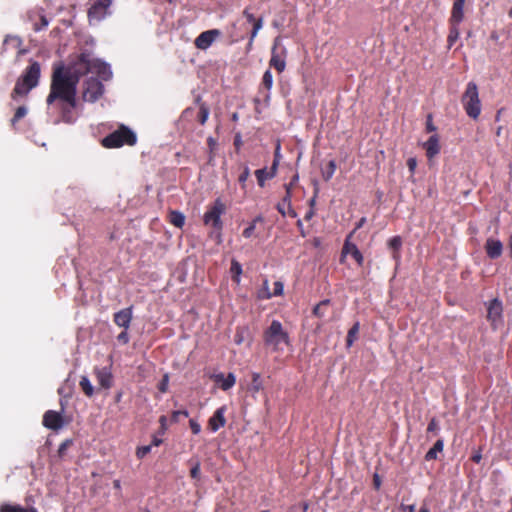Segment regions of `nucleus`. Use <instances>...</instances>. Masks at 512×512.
Returning <instances> with one entry per match:
<instances>
[{
    "label": "nucleus",
    "instance_id": "nucleus-1",
    "mask_svg": "<svg viewBox=\"0 0 512 512\" xmlns=\"http://www.w3.org/2000/svg\"><path fill=\"white\" fill-rule=\"evenodd\" d=\"M86 73L96 74L102 80H108L112 76L110 66L99 59L93 58L89 53L81 54L67 69L58 67L53 72L47 104L51 105L57 99L64 102L69 108L63 107V120L65 122H72L69 110L76 107L77 84L80 76Z\"/></svg>",
    "mask_w": 512,
    "mask_h": 512
},
{
    "label": "nucleus",
    "instance_id": "nucleus-2",
    "mask_svg": "<svg viewBox=\"0 0 512 512\" xmlns=\"http://www.w3.org/2000/svg\"><path fill=\"white\" fill-rule=\"evenodd\" d=\"M40 64L38 62H32L23 75L18 79L12 97L16 99L17 97H25L33 88L38 85L40 78Z\"/></svg>",
    "mask_w": 512,
    "mask_h": 512
},
{
    "label": "nucleus",
    "instance_id": "nucleus-3",
    "mask_svg": "<svg viewBox=\"0 0 512 512\" xmlns=\"http://www.w3.org/2000/svg\"><path fill=\"white\" fill-rule=\"evenodd\" d=\"M462 104L467 115L477 119L481 113V102L477 85L474 82L467 84L466 90L462 96Z\"/></svg>",
    "mask_w": 512,
    "mask_h": 512
},
{
    "label": "nucleus",
    "instance_id": "nucleus-4",
    "mask_svg": "<svg viewBox=\"0 0 512 512\" xmlns=\"http://www.w3.org/2000/svg\"><path fill=\"white\" fill-rule=\"evenodd\" d=\"M265 343L275 350L283 349L288 345V335L283 330L282 324L274 320L265 332Z\"/></svg>",
    "mask_w": 512,
    "mask_h": 512
},
{
    "label": "nucleus",
    "instance_id": "nucleus-5",
    "mask_svg": "<svg viewBox=\"0 0 512 512\" xmlns=\"http://www.w3.org/2000/svg\"><path fill=\"white\" fill-rule=\"evenodd\" d=\"M136 142V135L127 127L122 126L117 131H114L102 141V144L107 148H118L124 144L133 145Z\"/></svg>",
    "mask_w": 512,
    "mask_h": 512
},
{
    "label": "nucleus",
    "instance_id": "nucleus-6",
    "mask_svg": "<svg viewBox=\"0 0 512 512\" xmlns=\"http://www.w3.org/2000/svg\"><path fill=\"white\" fill-rule=\"evenodd\" d=\"M226 206L220 201L216 200L215 203L204 214L205 225L212 226L216 230L222 229L221 215L225 212Z\"/></svg>",
    "mask_w": 512,
    "mask_h": 512
},
{
    "label": "nucleus",
    "instance_id": "nucleus-7",
    "mask_svg": "<svg viewBox=\"0 0 512 512\" xmlns=\"http://www.w3.org/2000/svg\"><path fill=\"white\" fill-rule=\"evenodd\" d=\"M286 54V48L281 44L280 37L275 38L271 51L270 66L274 67L279 73L285 70Z\"/></svg>",
    "mask_w": 512,
    "mask_h": 512
},
{
    "label": "nucleus",
    "instance_id": "nucleus-8",
    "mask_svg": "<svg viewBox=\"0 0 512 512\" xmlns=\"http://www.w3.org/2000/svg\"><path fill=\"white\" fill-rule=\"evenodd\" d=\"M103 94L102 83L94 77L88 78L83 87V100L88 102H95Z\"/></svg>",
    "mask_w": 512,
    "mask_h": 512
},
{
    "label": "nucleus",
    "instance_id": "nucleus-9",
    "mask_svg": "<svg viewBox=\"0 0 512 512\" xmlns=\"http://www.w3.org/2000/svg\"><path fill=\"white\" fill-rule=\"evenodd\" d=\"M92 5L89 9L88 16L90 22H99L109 14V8L112 0H91Z\"/></svg>",
    "mask_w": 512,
    "mask_h": 512
},
{
    "label": "nucleus",
    "instance_id": "nucleus-10",
    "mask_svg": "<svg viewBox=\"0 0 512 512\" xmlns=\"http://www.w3.org/2000/svg\"><path fill=\"white\" fill-rule=\"evenodd\" d=\"M220 35L221 32L218 29L204 31L195 39V46L200 50H206Z\"/></svg>",
    "mask_w": 512,
    "mask_h": 512
},
{
    "label": "nucleus",
    "instance_id": "nucleus-11",
    "mask_svg": "<svg viewBox=\"0 0 512 512\" xmlns=\"http://www.w3.org/2000/svg\"><path fill=\"white\" fill-rule=\"evenodd\" d=\"M43 424L49 429L58 430L63 426L62 415L56 411L49 410L44 414Z\"/></svg>",
    "mask_w": 512,
    "mask_h": 512
},
{
    "label": "nucleus",
    "instance_id": "nucleus-12",
    "mask_svg": "<svg viewBox=\"0 0 512 512\" xmlns=\"http://www.w3.org/2000/svg\"><path fill=\"white\" fill-rule=\"evenodd\" d=\"M225 412H226V407L222 406V407L218 408L214 412L213 416L209 419L208 425H209V428L213 432H216L217 430H219L221 427H223L225 425V423H226Z\"/></svg>",
    "mask_w": 512,
    "mask_h": 512
},
{
    "label": "nucleus",
    "instance_id": "nucleus-13",
    "mask_svg": "<svg viewBox=\"0 0 512 512\" xmlns=\"http://www.w3.org/2000/svg\"><path fill=\"white\" fill-rule=\"evenodd\" d=\"M351 235L352 234H350L345 241V244H344L343 250H342V256L345 257L348 255H351L355 259V261L359 265H361L363 263V256H362L361 252L359 251V249L357 248V246L350 242Z\"/></svg>",
    "mask_w": 512,
    "mask_h": 512
},
{
    "label": "nucleus",
    "instance_id": "nucleus-14",
    "mask_svg": "<svg viewBox=\"0 0 512 512\" xmlns=\"http://www.w3.org/2000/svg\"><path fill=\"white\" fill-rule=\"evenodd\" d=\"M212 379L224 391L229 390L236 383V377L233 373H229L227 376H225L223 373L214 374V375H212Z\"/></svg>",
    "mask_w": 512,
    "mask_h": 512
},
{
    "label": "nucleus",
    "instance_id": "nucleus-15",
    "mask_svg": "<svg viewBox=\"0 0 512 512\" xmlns=\"http://www.w3.org/2000/svg\"><path fill=\"white\" fill-rule=\"evenodd\" d=\"M485 249H486L487 255L490 258L495 259V258H498L501 256L502 251H503V245L499 240L494 239V238H489L486 241Z\"/></svg>",
    "mask_w": 512,
    "mask_h": 512
},
{
    "label": "nucleus",
    "instance_id": "nucleus-16",
    "mask_svg": "<svg viewBox=\"0 0 512 512\" xmlns=\"http://www.w3.org/2000/svg\"><path fill=\"white\" fill-rule=\"evenodd\" d=\"M132 320V308H125L114 315V322L124 329H128Z\"/></svg>",
    "mask_w": 512,
    "mask_h": 512
},
{
    "label": "nucleus",
    "instance_id": "nucleus-17",
    "mask_svg": "<svg viewBox=\"0 0 512 512\" xmlns=\"http://www.w3.org/2000/svg\"><path fill=\"white\" fill-rule=\"evenodd\" d=\"M95 374L97 377L98 384L102 388L108 389L112 386V374L108 368H97L95 370Z\"/></svg>",
    "mask_w": 512,
    "mask_h": 512
},
{
    "label": "nucleus",
    "instance_id": "nucleus-18",
    "mask_svg": "<svg viewBox=\"0 0 512 512\" xmlns=\"http://www.w3.org/2000/svg\"><path fill=\"white\" fill-rule=\"evenodd\" d=\"M502 304L497 299L490 302L488 306V318L493 325H496L501 318Z\"/></svg>",
    "mask_w": 512,
    "mask_h": 512
},
{
    "label": "nucleus",
    "instance_id": "nucleus-19",
    "mask_svg": "<svg viewBox=\"0 0 512 512\" xmlns=\"http://www.w3.org/2000/svg\"><path fill=\"white\" fill-rule=\"evenodd\" d=\"M464 4L465 0H455L452 8L451 24L458 25L464 16Z\"/></svg>",
    "mask_w": 512,
    "mask_h": 512
},
{
    "label": "nucleus",
    "instance_id": "nucleus-20",
    "mask_svg": "<svg viewBox=\"0 0 512 512\" xmlns=\"http://www.w3.org/2000/svg\"><path fill=\"white\" fill-rule=\"evenodd\" d=\"M424 147L426 149V153L428 158H433L440 151L439 138L436 134L429 137V139L425 142Z\"/></svg>",
    "mask_w": 512,
    "mask_h": 512
},
{
    "label": "nucleus",
    "instance_id": "nucleus-21",
    "mask_svg": "<svg viewBox=\"0 0 512 512\" xmlns=\"http://www.w3.org/2000/svg\"><path fill=\"white\" fill-rule=\"evenodd\" d=\"M401 246H402V239H401L400 236H394L393 238H391L388 241V247L392 251V258L396 262H399V260H400V253H399V251L401 249Z\"/></svg>",
    "mask_w": 512,
    "mask_h": 512
},
{
    "label": "nucleus",
    "instance_id": "nucleus-22",
    "mask_svg": "<svg viewBox=\"0 0 512 512\" xmlns=\"http://www.w3.org/2000/svg\"><path fill=\"white\" fill-rule=\"evenodd\" d=\"M444 447L443 440H437L433 447L426 453V460H434L437 458V454L442 452Z\"/></svg>",
    "mask_w": 512,
    "mask_h": 512
},
{
    "label": "nucleus",
    "instance_id": "nucleus-23",
    "mask_svg": "<svg viewBox=\"0 0 512 512\" xmlns=\"http://www.w3.org/2000/svg\"><path fill=\"white\" fill-rule=\"evenodd\" d=\"M258 184L263 187L265 181L274 177V171H268L266 168L259 169L255 172Z\"/></svg>",
    "mask_w": 512,
    "mask_h": 512
},
{
    "label": "nucleus",
    "instance_id": "nucleus-24",
    "mask_svg": "<svg viewBox=\"0 0 512 512\" xmlns=\"http://www.w3.org/2000/svg\"><path fill=\"white\" fill-rule=\"evenodd\" d=\"M230 273L232 275L233 280L236 283H240V275L242 274V267H241V264L234 259L231 262Z\"/></svg>",
    "mask_w": 512,
    "mask_h": 512
},
{
    "label": "nucleus",
    "instance_id": "nucleus-25",
    "mask_svg": "<svg viewBox=\"0 0 512 512\" xmlns=\"http://www.w3.org/2000/svg\"><path fill=\"white\" fill-rule=\"evenodd\" d=\"M170 222L174 226L181 228L185 223V216L181 212L172 211L170 213Z\"/></svg>",
    "mask_w": 512,
    "mask_h": 512
},
{
    "label": "nucleus",
    "instance_id": "nucleus-26",
    "mask_svg": "<svg viewBox=\"0 0 512 512\" xmlns=\"http://www.w3.org/2000/svg\"><path fill=\"white\" fill-rule=\"evenodd\" d=\"M79 385L87 396L91 397L93 395L94 387L92 386L88 377L83 376L80 380Z\"/></svg>",
    "mask_w": 512,
    "mask_h": 512
},
{
    "label": "nucleus",
    "instance_id": "nucleus-27",
    "mask_svg": "<svg viewBox=\"0 0 512 512\" xmlns=\"http://www.w3.org/2000/svg\"><path fill=\"white\" fill-rule=\"evenodd\" d=\"M359 329H360L359 323H355L351 327V329L348 331L347 340H346V343H347L348 347H350L354 343V341L357 339V335L359 333Z\"/></svg>",
    "mask_w": 512,
    "mask_h": 512
},
{
    "label": "nucleus",
    "instance_id": "nucleus-28",
    "mask_svg": "<svg viewBox=\"0 0 512 512\" xmlns=\"http://www.w3.org/2000/svg\"><path fill=\"white\" fill-rule=\"evenodd\" d=\"M336 170V163L334 160L329 161L327 167L323 170L322 175L325 180L332 178Z\"/></svg>",
    "mask_w": 512,
    "mask_h": 512
},
{
    "label": "nucleus",
    "instance_id": "nucleus-29",
    "mask_svg": "<svg viewBox=\"0 0 512 512\" xmlns=\"http://www.w3.org/2000/svg\"><path fill=\"white\" fill-rule=\"evenodd\" d=\"M263 221V218L261 216H258L256 217L252 223L243 231V236L245 238H250L254 231H255V228H256V223L257 222H262Z\"/></svg>",
    "mask_w": 512,
    "mask_h": 512
},
{
    "label": "nucleus",
    "instance_id": "nucleus-30",
    "mask_svg": "<svg viewBox=\"0 0 512 512\" xmlns=\"http://www.w3.org/2000/svg\"><path fill=\"white\" fill-rule=\"evenodd\" d=\"M261 389H262V383L260 381V375L258 373H253L250 390L252 392L256 393V392H259Z\"/></svg>",
    "mask_w": 512,
    "mask_h": 512
},
{
    "label": "nucleus",
    "instance_id": "nucleus-31",
    "mask_svg": "<svg viewBox=\"0 0 512 512\" xmlns=\"http://www.w3.org/2000/svg\"><path fill=\"white\" fill-rule=\"evenodd\" d=\"M1 512H37L35 509H25L20 506L6 505Z\"/></svg>",
    "mask_w": 512,
    "mask_h": 512
},
{
    "label": "nucleus",
    "instance_id": "nucleus-32",
    "mask_svg": "<svg viewBox=\"0 0 512 512\" xmlns=\"http://www.w3.org/2000/svg\"><path fill=\"white\" fill-rule=\"evenodd\" d=\"M262 85L269 91L273 86V76L270 70H267L262 78Z\"/></svg>",
    "mask_w": 512,
    "mask_h": 512
},
{
    "label": "nucleus",
    "instance_id": "nucleus-33",
    "mask_svg": "<svg viewBox=\"0 0 512 512\" xmlns=\"http://www.w3.org/2000/svg\"><path fill=\"white\" fill-rule=\"evenodd\" d=\"M458 25H452L449 36H448V42L450 45H452L460 35L459 29L457 27Z\"/></svg>",
    "mask_w": 512,
    "mask_h": 512
},
{
    "label": "nucleus",
    "instance_id": "nucleus-34",
    "mask_svg": "<svg viewBox=\"0 0 512 512\" xmlns=\"http://www.w3.org/2000/svg\"><path fill=\"white\" fill-rule=\"evenodd\" d=\"M27 114V108L24 107V106H20L17 108L16 112H15V115L12 119V123H16L17 121H19L21 118L25 117Z\"/></svg>",
    "mask_w": 512,
    "mask_h": 512
},
{
    "label": "nucleus",
    "instance_id": "nucleus-35",
    "mask_svg": "<svg viewBox=\"0 0 512 512\" xmlns=\"http://www.w3.org/2000/svg\"><path fill=\"white\" fill-rule=\"evenodd\" d=\"M209 116V110L205 105L200 106L199 121L203 125L206 123Z\"/></svg>",
    "mask_w": 512,
    "mask_h": 512
},
{
    "label": "nucleus",
    "instance_id": "nucleus-36",
    "mask_svg": "<svg viewBox=\"0 0 512 512\" xmlns=\"http://www.w3.org/2000/svg\"><path fill=\"white\" fill-rule=\"evenodd\" d=\"M262 26H263V21L261 18L254 22L253 31H252L251 37H250V44L253 42L254 38L257 36V33L262 28Z\"/></svg>",
    "mask_w": 512,
    "mask_h": 512
},
{
    "label": "nucleus",
    "instance_id": "nucleus-37",
    "mask_svg": "<svg viewBox=\"0 0 512 512\" xmlns=\"http://www.w3.org/2000/svg\"><path fill=\"white\" fill-rule=\"evenodd\" d=\"M168 385H169V375L168 374H165L163 376V379L161 380V382L159 383L158 385V389L161 393H165L167 392L168 390Z\"/></svg>",
    "mask_w": 512,
    "mask_h": 512
},
{
    "label": "nucleus",
    "instance_id": "nucleus-38",
    "mask_svg": "<svg viewBox=\"0 0 512 512\" xmlns=\"http://www.w3.org/2000/svg\"><path fill=\"white\" fill-rule=\"evenodd\" d=\"M151 451V446L150 445H147V446H141L137 449L136 451V455L138 458H143L145 457L149 452Z\"/></svg>",
    "mask_w": 512,
    "mask_h": 512
},
{
    "label": "nucleus",
    "instance_id": "nucleus-39",
    "mask_svg": "<svg viewBox=\"0 0 512 512\" xmlns=\"http://www.w3.org/2000/svg\"><path fill=\"white\" fill-rule=\"evenodd\" d=\"M259 297L263 299H269L272 297V293L268 289L267 281L264 282V287L262 290H260Z\"/></svg>",
    "mask_w": 512,
    "mask_h": 512
},
{
    "label": "nucleus",
    "instance_id": "nucleus-40",
    "mask_svg": "<svg viewBox=\"0 0 512 512\" xmlns=\"http://www.w3.org/2000/svg\"><path fill=\"white\" fill-rule=\"evenodd\" d=\"M283 290H284V286L281 282L279 281H276L274 283V288H273V292L272 293V296H279L283 293Z\"/></svg>",
    "mask_w": 512,
    "mask_h": 512
},
{
    "label": "nucleus",
    "instance_id": "nucleus-41",
    "mask_svg": "<svg viewBox=\"0 0 512 512\" xmlns=\"http://www.w3.org/2000/svg\"><path fill=\"white\" fill-rule=\"evenodd\" d=\"M40 20H41V26H38L37 24H35L34 25L35 31H40L42 28L47 27L49 24V21L47 20V18L44 15H40Z\"/></svg>",
    "mask_w": 512,
    "mask_h": 512
},
{
    "label": "nucleus",
    "instance_id": "nucleus-42",
    "mask_svg": "<svg viewBox=\"0 0 512 512\" xmlns=\"http://www.w3.org/2000/svg\"><path fill=\"white\" fill-rule=\"evenodd\" d=\"M191 477L194 479H198L200 476V464L197 463L195 466L192 467L190 471Z\"/></svg>",
    "mask_w": 512,
    "mask_h": 512
},
{
    "label": "nucleus",
    "instance_id": "nucleus-43",
    "mask_svg": "<svg viewBox=\"0 0 512 512\" xmlns=\"http://www.w3.org/2000/svg\"><path fill=\"white\" fill-rule=\"evenodd\" d=\"M190 428L194 434H198L201 431V426L195 420H190Z\"/></svg>",
    "mask_w": 512,
    "mask_h": 512
},
{
    "label": "nucleus",
    "instance_id": "nucleus-44",
    "mask_svg": "<svg viewBox=\"0 0 512 512\" xmlns=\"http://www.w3.org/2000/svg\"><path fill=\"white\" fill-rule=\"evenodd\" d=\"M249 174H250L249 168H248V167H245V168H244V171H243V172H242V174L239 176V182H240L241 184H244V183L246 182V180L248 179Z\"/></svg>",
    "mask_w": 512,
    "mask_h": 512
},
{
    "label": "nucleus",
    "instance_id": "nucleus-45",
    "mask_svg": "<svg viewBox=\"0 0 512 512\" xmlns=\"http://www.w3.org/2000/svg\"><path fill=\"white\" fill-rule=\"evenodd\" d=\"M328 303H329V301H323L320 304H318L314 308V314L319 316V317H321L323 315V313L321 312V309H322L323 306H326Z\"/></svg>",
    "mask_w": 512,
    "mask_h": 512
},
{
    "label": "nucleus",
    "instance_id": "nucleus-46",
    "mask_svg": "<svg viewBox=\"0 0 512 512\" xmlns=\"http://www.w3.org/2000/svg\"><path fill=\"white\" fill-rule=\"evenodd\" d=\"M439 429L438 422L435 419H432L428 425L427 430L429 432H436Z\"/></svg>",
    "mask_w": 512,
    "mask_h": 512
},
{
    "label": "nucleus",
    "instance_id": "nucleus-47",
    "mask_svg": "<svg viewBox=\"0 0 512 512\" xmlns=\"http://www.w3.org/2000/svg\"><path fill=\"white\" fill-rule=\"evenodd\" d=\"M407 165H408V168L410 170L411 173H413L416 169V166H417V161L415 158H409L408 161H407Z\"/></svg>",
    "mask_w": 512,
    "mask_h": 512
},
{
    "label": "nucleus",
    "instance_id": "nucleus-48",
    "mask_svg": "<svg viewBox=\"0 0 512 512\" xmlns=\"http://www.w3.org/2000/svg\"><path fill=\"white\" fill-rule=\"evenodd\" d=\"M181 415L183 416H188V412L186 410H183V411H174L173 414H172V420L173 421H178V417H181Z\"/></svg>",
    "mask_w": 512,
    "mask_h": 512
},
{
    "label": "nucleus",
    "instance_id": "nucleus-49",
    "mask_svg": "<svg viewBox=\"0 0 512 512\" xmlns=\"http://www.w3.org/2000/svg\"><path fill=\"white\" fill-rule=\"evenodd\" d=\"M118 340L122 343H127L129 341V337H128V334L124 331V332H121L119 335H118Z\"/></svg>",
    "mask_w": 512,
    "mask_h": 512
},
{
    "label": "nucleus",
    "instance_id": "nucleus-50",
    "mask_svg": "<svg viewBox=\"0 0 512 512\" xmlns=\"http://www.w3.org/2000/svg\"><path fill=\"white\" fill-rule=\"evenodd\" d=\"M159 422H160L162 431H165L167 429V417L161 416L159 419Z\"/></svg>",
    "mask_w": 512,
    "mask_h": 512
},
{
    "label": "nucleus",
    "instance_id": "nucleus-51",
    "mask_svg": "<svg viewBox=\"0 0 512 512\" xmlns=\"http://www.w3.org/2000/svg\"><path fill=\"white\" fill-rule=\"evenodd\" d=\"M244 16L247 18L249 22H255L254 16L251 13H249L248 10L244 11Z\"/></svg>",
    "mask_w": 512,
    "mask_h": 512
},
{
    "label": "nucleus",
    "instance_id": "nucleus-52",
    "mask_svg": "<svg viewBox=\"0 0 512 512\" xmlns=\"http://www.w3.org/2000/svg\"><path fill=\"white\" fill-rule=\"evenodd\" d=\"M427 130L428 131H434L435 130V127L431 121V117L429 116L428 118V121H427Z\"/></svg>",
    "mask_w": 512,
    "mask_h": 512
},
{
    "label": "nucleus",
    "instance_id": "nucleus-53",
    "mask_svg": "<svg viewBox=\"0 0 512 512\" xmlns=\"http://www.w3.org/2000/svg\"><path fill=\"white\" fill-rule=\"evenodd\" d=\"M297 226L299 227L300 231H301V234L302 236H305V232H304V229H303V223L301 220H298L297 222Z\"/></svg>",
    "mask_w": 512,
    "mask_h": 512
},
{
    "label": "nucleus",
    "instance_id": "nucleus-54",
    "mask_svg": "<svg viewBox=\"0 0 512 512\" xmlns=\"http://www.w3.org/2000/svg\"><path fill=\"white\" fill-rule=\"evenodd\" d=\"M365 221H366V219H365V218H361V219L359 220V222L357 223V225H356V228H355V229H359V228H361V227L364 225Z\"/></svg>",
    "mask_w": 512,
    "mask_h": 512
},
{
    "label": "nucleus",
    "instance_id": "nucleus-55",
    "mask_svg": "<svg viewBox=\"0 0 512 512\" xmlns=\"http://www.w3.org/2000/svg\"><path fill=\"white\" fill-rule=\"evenodd\" d=\"M473 461H475L476 463H479L480 460H481V455L480 454H475L473 457H472Z\"/></svg>",
    "mask_w": 512,
    "mask_h": 512
},
{
    "label": "nucleus",
    "instance_id": "nucleus-56",
    "mask_svg": "<svg viewBox=\"0 0 512 512\" xmlns=\"http://www.w3.org/2000/svg\"><path fill=\"white\" fill-rule=\"evenodd\" d=\"M161 443H162L161 439L156 438V437L153 439V445L159 446Z\"/></svg>",
    "mask_w": 512,
    "mask_h": 512
},
{
    "label": "nucleus",
    "instance_id": "nucleus-57",
    "mask_svg": "<svg viewBox=\"0 0 512 512\" xmlns=\"http://www.w3.org/2000/svg\"><path fill=\"white\" fill-rule=\"evenodd\" d=\"M278 210H279V212H280L282 215H285V210H284L283 205H280V204H279V205H278Z\"/></svg>",
    "mask_w": 512,
    "mask_h": 512
},
{
    "label": "nucleus",
    "instance_id": "nucleus-58",
    "mask_svg": "<svg viewBox=\"0 0 512 512\" xmlns=\"http://www.w3.org/2000/svg\"><path fill=\"white\" fill-rule=\"evenodd\" d=\"M277 165H278V162H277V161H274L273 166H272V168H271V170H270V171H274V174L276 173Z\"/></svg>",
    "mask_w": 512,
    "mask_h": 512
},
{
    "label": "nucleus",
    "instance_id": "nucleus-59",
    "mask_svg": "<svg viewBox=\"0 0 512 512\" xmlns=\"http://www.w3.org/2000/svg\"><path fill=\"white\" fill-rule=\"evenodd\" d=\"M312 216H313V211H312V210H310L309 212H307V214H306L305 218H306V219H310Z\"/></svg>",
    "mask_w": 512,
    "mask_h": 512
},
{
    "label": "nucleus",
    "instance_id": "nucleus-60",
    "mask_svg": "<svg viewBox=\"0 0 512 512\" xmlns=\"http://www.w3.org/2000/svg\"><path fill=\"white\" fill-rule=\"evenodd\" d=\"M66 446H67V443H63V444L60 446L59 452H62L64 449H66Z\"/></svg>",
    "mask_w": 512,
    "mask_h": 512
},
{
    "label": "nucleus",
    "instance_id": "nucleus-61",
    "mask_svg": "<svg viewBox=\"0 0 512 512\" xmlns=\"http://www.w3.org/2000/svg\"><path fill=\"white\" fill-rule=\"evenodd\" d=\"M242 340H243V339H242V337H240V336H237V337H236V339H235V341H236V343H237V344H240V343L242 342Z\"/></svg>",
    "mask_w": 512,
    "mask_h": 512
},
{
    "label": "nucleus",
    "instance_id": "nucleus-62",
    "mask_svg": "<svg viewBox=\"0 0 512 512\" xmlns=\"http://www.w3.org/2000/svg\"><path fill=\"white\" fill-rule=\"evenodd\" d=\"M374 480H375L376 487H379L380 481H379L378 477L376 476Z\"/></svg>",
    "mask_w": 512,
    "mask_h": 512
},
{
    "label": "nucleus",
    "instance_id": "nucleus-63",
    "mask_svg": "<svg viewBox=\"0 0 512 512\" xmlns=\"http://www.w3.org/2000/svg\"><path fill=\"white\" fill-rule=\"evenodd\" d=\"M407 508L409 509V512H414L415 506L414 505H409Z\"/></svg>",
    "mask_w": 512,
    "mask_h": 512
},
{
    "label": "nucleus",
    "instance_id": "nucleus-64",
    "mask_svg": "<svg viewBox=\"0 0 512 512\" xmlns=\"http://www.w3.org/2000/svg\"><path fill=\"white\" fill-rule=\"evenodd\" d=\"M420 512H430L426 507H421Z\"/></svg>",
    "mask_w": 512,
    "mask_h": 512
}]
</instances>
